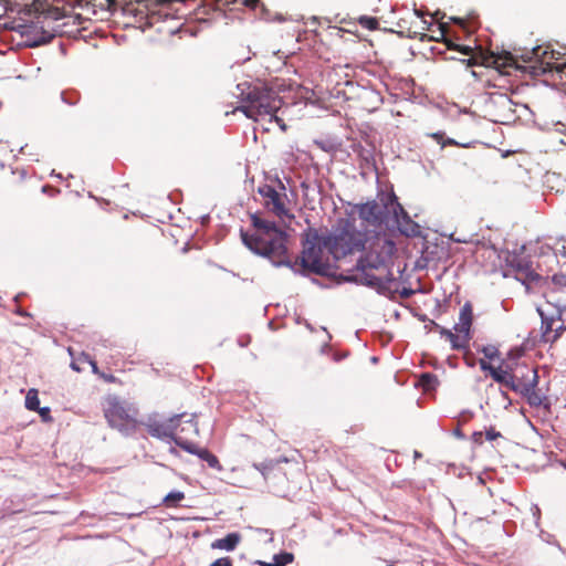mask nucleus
I'll use <instances>...</instances> for the list:
<instances>
[{
	"instance_id": "obj_20",
	"label": "nucleus",
	"mask_w": 566,
	"mask_h": 566,
	"mask_svg": "<svg viewBox=\"0 0 566 566\" xmlns=\"http://www.w3.org/2000/svg\"><path fill=\"white\" fill-rule=\"evenodd\" d=\"M537 386H530L526 390H521L518 394L524 397L531 407H541L545 400V397L536 390Z\"/></svg>"
},
{
	"instance_id": "obj_27",
	"label": "nucleus",
	"mask_w": 566,
	"mask_h": 566,
	"mask_svg": "<svg viewBox=\"0 0 566 566\" xmlns=\"http://www.w3.org/2000/svg\"><path fill=\"white\" fill-rule=\"evenodd\" d=\"M429 136L434 139L441 147L446 146H459L460 144L453 138H446L443 132L431 133Z\"/></svg>"
},
{
	"instance_id": "obj_25",
	"label": "nucleus",
	"mask_w": 566,
	"mask_h": 566,
	"mask_svg": "<svg viewBox=\"0 0 566 566\" xmlns=\"http://www.w3.org/2000/svg\"><path fill=\"white\" fill-rule=\"evenodd\" d=\"M185 499V493L181 491H172L168 493L165 497L163 503L167 507H175L179 502H181Z\"/></svg>"
},
{
	"instance_id": "obj_24",
	"label": "nucleus",
	"mask_w": 566,
	"mask_h": 566,
	"mask_svg": "<svg viewBox=\"0 0 566 566\" xmlns=\"http://www.w3.org/2000/svg\"><path fill=\"white\" fill-rule=\"evenodd\" d=\"M25 407L31 411H35L40 407L39 392L36 389H29L25 396Z\"/></svg>"
},
{
	"instance_id": "obj_15",
	"label": "nucleus",
	"mask_w": 566,
	"mask_h": 566,
	"mask_svg": "<svg viewBox=\"0 0 566 566\" xmlns=\"http://www.w3.org/2000/svg\"><path fill=\"white\" fill-rule=\"evenodd\" d=\"M287 458H280L275 461H269L256 465V469L261 472L265 480L277 478L280 474L286 475L282 469V463H289Z\"/></svg>"
},
{
	"instance_id": "obj_29",
	"label": "nucleus",
	"mask_w": 566,
	"mask_h": 566,
	"mask_svg": "<svg viewBox=\"0 0 566 566\" xmlns=\"http://www.w3.org/2000/svg\"><path fill=\"white\" fill-rule=\"evenodd\" d=\"M563 315L564 312L558 311V315L555 317V319H558V323L555 325V334L552 339L553 342L556 340L562 335V333L566 331V317L564 318Z\"/></svg>"
},
{
	"instance_id": "obj_48",
	"label": "nucleus",
	"mask_w": 566,
	"mask_h": 566,
	"mask_svg": "<svg viewBox=\"0 0 566 566\" xmlns=\"http://www.w3.org/2000/svg\"><path fill=\"white\" fill-rule=\"evenodd\" d=\"M415 13H416L418 17H422L421 11H419V10H417V9L415 10Z\"/></svg>"
},
{
	"instance_id": "obj_17",
	"label": "nucleus",
	"mask_w": 566,
	"mask_h": 566,
	"mask_svg": "<svg viewBox=\"0 0 566 566\" xmlns=\"http://www.w3.org/2000/svg\"><path fill=\"white\" fill-rule=\"evenodd\" d=\"M177 446L188 453L198 455L201 460L206 461V459L210 455V451L206 448H200L197 443L191 440H188L187 437H178Z\"/></svg>"
},
{
	"instance_id": "obj_19",
	"label": "nucleus",
	"mask_w": 566,
	"mask_h": 566,
	"mask_svg": "<svg viewBox=\"0 0 566 566\" xmlns=\"http://www.w3.org/2000/svg\"><path fill=\"white\" fill-rule=\"evenodd\" d=\"M88 6L94 8V11H116L118 7L126 3L125 0H84Z\"/></svg>"
},
{
	"instance_id": "obj_14",
	"label": "nucleus",
	"mask_w": 566,
	"mask_h": 566,
	"mask_svg": "<svg viewBox=\"0 0 566 566\" xmlns=\"http://www.w3.org/2000/svg\"><path fill=\"white\" fill-rule=\"evenodd\" d=\"M473 322V307L471 303L467 302L460 310L459 322L454 325V331L459 335H465L468 337V344L471 339V326Z\"/></svg>"
},
{
	"instance_id": "obj_12",
	"label": "nucleus",
	"mask_w": 566,
	"mask_h": 566,
	"mask_svg": "<svg viewBox=\"0 0 566 566\" xmlns=\"http://www.w3.org/2000/svg\"><path fill=\"white\" fill-rule=\"evenodd\" d=\"M147 431L151 437L159 439H172L176 436V420L174 417L166 421H149L147 423Z\"/></svg>"
},
{
	"instance_id": "obj_34",
	"label": "nucleus",
	"mask_w": 566,
	"mask_h": 566,
	"mask_svg": "<svg viewBox=\"0 0 566 566\" xmlns=\"http://www.w3.org/2000/svg\"><path fill=\"white\" fill-rule=\"evenodd\" d=\"M210 566H233V560L229 556L220 557L211 563Z\"/></svg>"
},
{
	"instance_id": "obj_3",
	"label": "nucleus",
	"mask_w": 566,
	"mask_h": 566,
	"mask_svg": "<svg viewBox=\"0 0 566 566\" xmlns=\"http://www.w3.org/2000/svg\"><path fill=\"white\" fill-rule=\"evenodd\" d=\"M240 97L243 103L238 107L248 118L259 120L260 118L274 116L282 107L283 101L272 88L265 85L239 84Z\"/></svg>"
},
{
	"instance_id": "obj_45",
	"label": "nucleus",
	"mask_w": 566,
	"mask_h": 566,
	"mask_svg": "<svg viewBox=\"0 0 566 566\" xmlns=\"http://www.w3.org/2000/svg\"><path fill=\"white\" fill-rule=\"evenodd\" d=\"M526 277L534 280L535 277H537V275H535L533 272H526Z\"/></svg>"
},
{
	"instance_id": "obj_16",
	"label": "nucleus",
	"mask_w": 566,
	"mask_h": 566,
	"mask_svg": "<svg viewBox=\"0 0 566 566\" xmlns=\"http://www.w3.org/2000/svg\"><path fill=\"white\" fill-rule=\"evenodd\" d=\"M436 328L440 333L442 337L448 339L451 343L452 349L460 350L468 347V337L465 335H459L458 332L454 331V333L450 329H447L438 324L434 323Z\"/></svg>"
},
{
	"instance_id": "obj_33",
	"label": "nucleus",
	"mask_w": 566,
	"mask_h": 566,
	"mask_svg": "<svg viewBox=\"0 0 566 566\" xmlns=\"http://www.w3.org/2000/svg\"><path fill=\"white\" fill-rule=\"evenodd\" d=\"M44 34L45 35L43 38L33 40L29 44V46H32V48L39 46V45H42V44H45V43L50 42L53 39V34H51V33H44Z\"/></svg>"
},
{
	"instance_id": "obj_5",
	"label": "nucleus",
	"mask_w": 566,
	"mask_h": 566,
	"mask_svg": "<svg viewBox=\"0 0 566 566\" xmlns=\"http://www.w3.org/2000/svg\"><path fill=\"white\" fill-rule=\"evenodd\" d=\"M104 417L109 427L129 434L137 428L138 410L116 396H107L103 402Z\"/></svg>"
},
{
	"instance_id": "obj_23",
	"label": "nucleus",
	"mask_w": 566,
	"mask_h": 566,
	"mask_svg": "<svg viewBox=\"0 0 566 566\" xmlns=\"http://www.w3.org/2000/svg\"><path fill=\"white\" fill-rule=\"evenodd\" d=\"M294 555L292 553H281L274 556V563L262 562L261 566H286L292 563Z\"/></svg>"
},
{
	"instance_id": "obj_2",
	"label": "nucleus",
	"mask_w": 566,
	"mask_h": 566,
	"mask_svg": "<svg viewBox=\"0 0 566 566\" xmlns=\"http://www.w3.org/2000/svg\"><path fill=\"white\" fill-rule=\"evenodd\" d=\"M255 232L250 234L241 231L243 243L256 254L269 258L274 264H283L287 261V235L272 221L262 219L256 214L251 216Z\"/></svg>"
},
{
	"instance_id": "obj_47",
	"label": "nucleus",
	"mask_w": 566,
	"mask_h": 566,
	"mask_svg": "<svg viewBox=\"0 0 566 566\" xmlns=\"http://www.w3.org/2000/svg\"><path fill=\"white\" fill-rule=\"evenodd\" d=\"M71 366H72V368H73L74 370H77V371L80 370V368H78L74 363H72V364H71Z\"/></svg>"
},
{
	"instance_id": "obj_31",
	"label": "nucleus",
	"mask_w": 566,
	"mask_h": 566,
	"mask_svg": "<svg viewBox=\"0 0 566 566\" xmlns=\"http://www.w3.org/2000/svg\"><path fill=\"white\" fill-rule=\"evenodd\" d=\"M482 353L489 359H494V358L499 357V355H500L497 347L494 345L484 346L482 348Z\"/></svg>"
},
{
	"instance_id": "obj_49",
	"label": "nucleus",
	"mask_w": 566,
	"mask_h": 566,
	"mask_svg": "<svg viewBox=\"0 0 566 566\" xmlns=\"http://www.w3.org/2000/svg\"><path fill=\"white\" fill-rule=\"evenodd\" d=\"M506 60L512 62L513 61V56L510 55L509 57H506Z\"/></svg>"
},
{
	"instance_id": "obj_36",
	"label": "nucleus",
	"mask_w": 566,
	"mask_h": 566,
	"mask_svg": "<svg viewBox=\"0 0 566 566\" xmlns=\"http://www.w3.org/2000/svg\"><path fill=\"white\" fill-rule=\"evenodd\" d=\"M242 4L250 10H256L261 6V0H242Z\"/></svg>"
},
{
	"instance_id": "obj_42",
	"label": "nucleus",
	"mask_w": 566,
	"mask_h": 566,
	"mask_svg": "<svg viewBox=\"0 0 566 566\" xmlns=\"http://www.w3.org/2000/svg\"><path fill=\"white\" fill-rule=\"evenodd\" d=\"M90 364H91V366H92L93 373H94V374H97V375H99V376H101V373L98 371V368H97V366H96V363H95L94 360H91V361H90Z\"/></svg>"
},
{
	"instance_id": "obj_11",
	"label": "nucleus",
	"mask_w": 566,
	"mask_h": 566,
	"mask_svg": "<svg viewBox=\"0 0 566 566\" xmlns=\"http://www.w3.org/2000/svg\"><path fill=\"white\" fill-rule=\"evenodd\" d=\"M480 367L482 370H488L491 377L499 384L512 390V366L510 364H503L499 367H494L485 360H480Z\"/></svg>"
},
{
	"instance_id": "obj_32",
	"label": "nucleus",
	"mask_w": 566,
	"mask_h": 566,
	"mask_svg": "<svg viewBox=\"0 0 566 566\" xmlns=\"http://www.w3.org/2000/svg\"><path fill=\"white\" fill-rule=\"evenodd\" d=\"M258 9H259L258 17L260 19L265 20V21L272 20L271 12L263 2H261V6H259Z\"/></svg>"
},
{
	"instance_id": "obj_43",
	"label": "nucleus",
	"mask_w": 566,
	"mask_h": 566,
	"mask_svg": "<svg viewBox=\"0 0 566 566\" xmlns=\"http://www.w3.org/2000/svg\"><path fill=\"white\" fill-rule=\"evenodd\" d=\"M412 293H413V291H411V290H403V292L401 293V295H402L403 297H409Z\"/></svg>"
},
{
	"instance_id": "obj_28",
	"label": "nucleus",
	"mask_w": 566,
	"mask_h": 566,
	"mask_svg": "<svg viewBox=\"0 0 566 566\" xmlns=\"http://www.w3.org/2000/svg\"><path fill=\"white\" fill-rule=\"evenodd\" d=\"M439 35L442 38V41L446 43L449 50L458 51L459 44L454 43L452 40L447 39L446 34L448 32V25L446 23H440L438 27Z\"/></svg>"
},
{
	"instance_id": "obj_39",
	"label": "nucleus",
	"mask_w": 566,
	"mask_h": 566,
	"mask_svg": "<svg viewBox=\"0 0 566 566\" xmlns=\"http://www.w3.org/2000/svg\"><path fill=\"white\" fill-rule=\"evenodd\" d=\"M206 462L209 464L210 468H219L220 467L218 458L212 453H210V455L206 459Z\"/></svg>"
},
{
	"instance_id": "obj_37",
	"label": "nucleus",
	"mask_w": 566,
	"mask_h": 566,
	"mask_svg": "<svg viewBox=\"0 0 566 566\" xmlns=\"http://www.w3.org/2000/svg\"><path fill=\"white\" fill-rule=\"evenodd\" d=\"M500 437H501V433L499 431H496L494 428H490L489 430L485 431V438L489 441L496 440Z\"/></svg>"
},
{
	"instance_id": "obj_26",
	"label": "nucleus",
	"mask_w": 566,
	"mask_h": 566,
	"mask_svg": "<svg viewBox=\"0 0 566 566\" xmlns=\"http://www.w3.org/2000/svg\"><path fill=\"white\" fill-rule=\"evenodd\" d=\"M458 51L461 52L464 55H469L470 57L468 60H462L464 63H467L468 66H473L480 64L479 57L473 54V49L469 45H460L458 46Z\"/></svg>"
},
{
	"instance_id": "obj_6",
	"label": "nucleus",
	"mask_w": 566,
	"mask_h": 566,
	"mask_svg": "<svg viewBox=\"0 0 566 566\" xmlns=\"http://www.w3.org/2000/svg\"><path fill=\"white\" fill-rule=\"evenodd\" d=\"M524 61L532 63L530 67L534 74L562 71L566 67V46L554 49L552 44L537 45L525 54Z\"/></svg>"
},
{
	"instance_id": "obj_38",
	"label": "nucleus",
	"mask_w": 566,
	"mask_h": 566,
	"mask_svg": "<svg viewBox=\"0 0 566 566\" xmlns=\"http://www.w3.org/2000/svg\"><path fill=\"white\" fill-rule=\"evenodd\" d=\"M269 122H275L283 132H285L287 129L285 122L281 117H279L276 115V113H274V116H272V119H271V117H269Z\"/></svg>"
},
{
	"instance_id": "obj_8",
	"label": "nucleus",
	"mask_w": 566,
	"mask_h": 566,
	"mask_svg": "<svg viewBox=\"0 0 566 566\" xmlns=\"http://www.w3.org/2000/svg\"><path fill=\"white\" fill-rule=\"evenodd\" d=\"M389 207L388 197L385 200L382 199L381 202L370 200L354 205L352 210L347 212V216L355 218L354 216L357 214L364 223L374 228H381L384 226L389 228Z\"/></svg>"
},
{
	"instance_id": "obj_9",
	"label": "nucleus",
	"mask_w": 566,
	"mask_h": 566,
	"mask_svg": "<svg viewBox=\"0 0 566 566\" xmlns=\"http://www.w3.org/2000/svg\"><path fill=\"white\" fill-rule=\"evenodd\" d=\"M388 201L390 205L389 223L391 222V226L406 237H417L420 233V227L410 218L396 195L388 196Z\"/></svg>"
},
{
	"instance_id": "obj_51",
	"label": "nucleus",
	"mask_w": 566,
	"mask_h": 566,
	"mask_svg": "<svg viewBox=\"0 0 566 566\" xmlns=\"http://www.w3.org/2000/svg\"><path fill=\"white\" fill-rule=\"evenodd\" d=\"M388 566H394V565H388Z\"/></svg>"
},
{
	"instance_id": "obj_35",
	"label": "nucleus",
	"mask_w": 566,
	"mask_h": 566,
	"mask_svg": "<svg viewBox=\"0 0 566 566\" xmlns=\"http://www.w3.org/2000/svg\"><path fill=\"white\" fill-rule=\"evenodd\" d=\"M35 411L39 412V415L41 416L42 420L43 421H50L52 420V417H51V410L49 407H44V408H40L36 409Z\"/></svg>"
},
{
	"instance_id": "obj_10",
	"label": "nucleus",
	"mask_w": 566,
	"mask_h": 566,
	"mask_svg": "<svg viewBox=\"0 0 566 566\" xmlns=\"http://www.w3.org/2000/svg\"><path fill=\"white\" fill-rule=\"evenodd\" d=\"M512 391L516 394L521 390L527 391V387L538 385L537 369L524 363H516L512 367Z\"/></svg>"
},
{
	"instance_id": "obj_41",
	"label": "nucleus",
	"mask_w": 566,
	"mask_h": 566,
	"mask_svg": "<svg viewBox=\"0 0 566 566\" xmlns=\"http://www.w3.org/2000/svg\"><path fill=\"white\" fill-rule=\"evenodd\" d=\"M482 436H483V433H482V432H474V433H473V440H474L475 442H481V441H482Z\"/></svg>"
},
{
	"instance_id": "obj_40",
	"label": "nucleus",
	"mask_w": 566,
	"mask_h": 566,
	"mask_svg": "<svg viewBox=\"0 0 566 566\" xmlns=\"http://www.w3.org/2000/svg\"><path fill=\"white\" fill-rule=\"evenodd\" d=\"M101 377L104 378L108 382H114L115 381V377L113 375L101 374Z\"/></svg>"
},
{
	"instance_id": "obj_21",
	"label": "nucleus",
	"mask_w": 566,
	"mask_h": 566,
	"mask_svg": "<svg viewBox=\"0 0 566 566\" xmlns=\"http://www.w3.org/2000/svg\"><path fill=\"white\" fill-rule=\"evenodd\" d=\"M438 378L431 373H423L419 378V385L424 391L433 390L438 385Z\"/></svg>"
},
{
	"instance_id": "obj_1",
	"label": "nucleus",
	"mask_w": 566,
	"mask_h": 566,
	"mask_svg": "<svg viewBox=\"0 0 566 566\" xmlns=\"http://www.w3.org/2000/svg\"><path fill=\"white\" fill-rule=\"evenodd\" d=\"M326 244L335 261L363 252L356 268L357 277L365 285L385 289L395 280L390 266L394 241L386 234L358 229L355 218H339L326 234Z\"/></svg>"
},
{
	"instance_id": "obj_13",
	"label": "nucleus",
	"mask_w": 566,
	"mask_h": 566,
	"mask_svg": "<svg viewBox=\"0 0 566 566\" xmlns=\"http://www.w3.org/2000/svg\"><path fill=\"white\" fill-rule=\"evenodd\" d=\"M182 418V415L174 417V420H176V436H172V440L176 444L178 437H187L188 440H191V437L199 434L197 420L193 417L187 420H184Z\"/></svg>"
},
{
	"instance_id": "obj_50",
	"label": "nucleus",
	"mask_w": 566,
	"mask_h": 566,
	"mask_svg": "<svg viewBox=\"0 0 566 566\" xmlns=\"http://www.w3.org/2000/svg\"><path fill=\"white\" fill-rule=\"evenodd\" d=\"M430 25L431 23L428 24V27L426 28V30H430ZM424 30V28H422Z\"/></svg>"
},
{
	"instance_id": "obj_22",
	"label": "nucleus",
	"mask_w": 566,
	"mask_h": 566,
	"mask_svg": "<svg viewBox=\"0 0 566 566\" xmlns=\"http://www.w3.org/2000/svg\"><path fill=\"white\" fill-rule=\"evenodd\" d=\"M539 314L542 316L543 336L546 338V340H549V334L552 332H555V325H556V323H558V319H555L554 316H552V317L544 316L543 312H539Z\"/></svg>"
},
{
	"instance_id": "obj_4",
	"label": "nucleus",
	"mask_w": 566,
	"mask_h": 566,
	"mask_svg": "<svg viewBox=\"0 0 566 566\" xmlns=\"http://www.w3.org/2000/svg\"><path fill=\"white\" fill-rule=\"evenodd\" d=\"M302 244L300 258L302 268L315 274H327L332 268V254L327 250L326 234L322 235L318 230L308 228L303 233Z\"/></svg>"
},
{
	"instance_id": "obj_46",
	"label": "nucleus",
	"mask_w": 566,
	"mask_h": 566,
	"mask_svg": "<svg viewBox=\"0 0 566 566\" xmlns=\"http://www.w3.org/2000/svg\"><path fill=\"white\" fill-rule=\"evenodd\" d=\"M452 21H454L455 23H459V24H462V19L460 18H452Z\"/></svg>"
},
{
	"instance_id": "obj_44",
	"label": "nucleus",
	"mask_w": 566,
	"mask_h": 566,
	"mask_svg": "<svg viewBox=\"0 0 566 566\" xmlns=\"http://www.w3.org/2000/svg\"><path fill=\"white\" fill-rule=\"evenodd\" d=\"M437 32H439V31L437 30ZM430 40L440 41V40H442V38L439 35V33H436V35L430 36Z\"/></svg>"
},
{
	"instance_id": "obj_7",
	"label": "nucleus",
	"mask_w": 566,
	"mask_h": 566,
	"mask_svg": "<svg viewBox=\"0 0 566 566\" xmlns=\"http://www.w3.org/2000/svg\"><path fill=\"white\" fill-rule=\"evenodd\" d=\"M284 184L277 179V188L272 185H263L258 189L262 197L264 208L279 218L282 222H291L295 216L289 208L290 200Z\"/></svg>"
},
{
	"instance_id": "obj_18",
	"label": "nucleus",
	"mask_w": 566,
	"mask_h": 566,
	"mask_svg": "<svg viewBox=\"0 0 566 566\" xmlns=\"http://www.w3.org/2000/svg\"><path fill=\"white\" fill-rule=\"evenodd\" d=\"M241 541L239 533H229L222 538H218L211 543L212 549H224L228 552L234 551Z\"/></svg>"
},
{
	"instance_id": "obj_30",
	"label": "nucleus",
	"mask_w": 566,
	"mask_h": 566,
	"mask_svg": "<svg viewBox=\"0 0 566 566\" xmlns=\"http://www.w3.org/2000/svg\"><path fill=\"white\" fill-rule=\"evenodd\" d=\"M359 24L368 30H376L379 25V22L376 18L373 17H360L358 20Z\"/></svg>"
}]
</instances>
